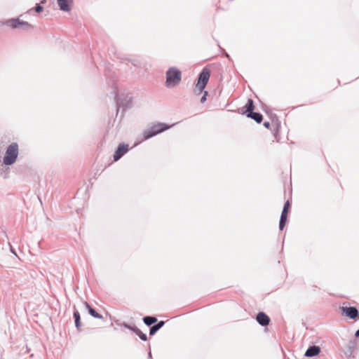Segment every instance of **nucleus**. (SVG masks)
I'll return each instance as SVG.
<instances>
[{"label":"nucleus","instance_id":"obj_1","mask_svg":"<svg viewBox=\"0 0 359 359\" xmlns=\"http://www.w3.org/2000/svg\"><path fill=\"white\" fill-rule=\"evenodd\" d=\"M114 100L117 107V111L122 108L126 111L132 106L133 97L128 91H114Z\"/></svg>","mask_w":359,"mask_h":359},{"label":"nucleus","instance_id":"obj_2","mask_svg":"<svg viewBox=\"0 0 359 359\" xmlns=\"http://www.w3.org/2000/svg\"><path fill=\"white\" fill-rule=\"evenodd\" d=\"M19 147L15 142L11 144L6 149L3 163L6 165H11L16 161L18 156Z\"/></svg>","mask_w":359,"mask_h":359},{"label":"nucleus","instance_id":"obj_3","mask_svg":"<svg viewBox=\"0 0 359 359\" xmlns=\"http://www.w3.org/2000/svg\"><path fill=\"white\" fill-rule=\"evenodd\" d=\"M182 79V72L176 67L170 68L166 72V86L172 88L179 83Z\"/></svg>","mask_w":359,"mask_h":359},{"label":"nucleus","instance_id":"obj_4","mask_svg":"<svg viewBox=\"0 0 359 359\" xmlns=\"http://www.w3.org/2000/svg\"><path fill=\"white\" fill-rule=\"evenodd\" d=\"M175 124H172V126H168L165 123H158L156 124L153 125L150 128L144 131V137L145 140L149 139L168 129H169L170 127L174 126Z\"/></svg>","mask_w":359,"mask_h":359},{"label":"nucleus","instance_id":"obj_5","mask_svg":"<svg viewBox=\"0 0 359 359\" xmlns=\"http://www.w3.org/2000/svg\"><path fill=\"white\" fill-rule=\"evenodd\" d=\"M210 69L208 67H205L199 75L196 88L198 90H203L210 76Z\"/></svg>","mask_w":359,"mask_h":359},{"label":"nucleus","instance_id":"obj_6","mask_svg":"<svg viewBox=\"0 0 359 359\" xmlns=\"http://www.w3.org/2000/svg\"><path fill=\"white\" fill-rule=\"evenodd\" d=\"M5 24L13 29L22 28V29H30L32 26L26 21L20 20L19 18H12L8 20Z\"/></svg>","mask_w":359,"mask_h":359},{"label":"nucleus","instance_id":"obj_7","mask_svg":"<svg viewBox=\"0 0 359 359\" xmlns=\"http://www.w3.org/2000/svg\"><path fill=\"white\" fill-rule=\"evenodd\" d=\"M342 313L346 315L350 319H355L358 315V311L355 306H342L341 307Z\"/></svg>","mask_w":359,"mask_h":359},{"label":"nucleus","instance_id":"obj_8","mask_svg":"<svg viewBox=\"0 0 359 359\" xmlns=\"http://www.w3.org/2000/svg\"><path fill=\"white\" fill-rule=\"evenodd\" d=\"M128 151V145L120 144L114 154L115 161L119 160Z\"/></svg>","mask_w":359,"mask_h":359},{"label":"nucleus","instance_id":"obj_9","mask_svg":"<svg viewBox=\"0 0 359 359\" xmlns=\"http://www.w3.org/2000/svg\"><path fill=\"white\" fill-rule=\"evenodd\" d=\"M254 109H255L254 101L252 100V98H248L245 105L244 107H243L242 108L238 109V111H239V113H241L242 114H246L253 111Z\"/></svg>","mask_w":359,"mask_h":359},{"label":"nucleus","instance_id":"obj_10","mask_svg":"<svg viewBox=\"0 0 359 359\" xmlns=\"http://www.w3.org/2000/svg\"><path fill=\"white\" fill-rule=\"evenodd\" d=\"M256 320L262 326H266L270 323L269 317L264 312H259L257 315Z\"/></svg>","mask_w":359,"mask_h":359},{"label":"nucleus","instance_id":"obj_11","mask_svg":"<svg viewBox=\"0 0 359 359\" xmlns=\"http://www.w3.org/2000/svg\"><path fill=\"white\" fill-rule=\"evenodd\" d=\"M60 8L63 11H69L73 4V0H57Z\"/></svg>","mask_w":359,"mask_h":359},{"label":"nucleus","instance_id":"obj_12","mask_svg":"<svg viewBox=\"0 0 359 359\" xmlns=\"http://www.w3.org/2000/svg\"><path fill=\"white\" fill-rule=\"evenodd\" d=\"M320 352V348L318 346H311L308 348L306 353H304L305 357H314L318 355Z\"/></svg>","mask_w":359,"mask_h":359},{"label":"nucleus","instance_id":"obj_13","mask_svg":"<svg viewBox=\"0 0 359 359\" xmlns=\"http://www.w3.org/2000/svg\"><path fill=\"white\" fill-rule=\"evenodd\" d=\"M248 118H250L255 120L257 123H260L262 121L263 116L259 112H254L253 111L245 114Z\"/></svg>","mask_w":359,"mask_h":359},{"label":"nucleus","instance_id":"obj_14","mask_svg":"<svg viewBox=\"0 0 359 359\" xmlns=\"http://www.w3.org/2000/svg\"><path fill=\"white\" fill-rule=\"evenodd\" d=\"M86 308L88 309L89 314L95 318L102 319L103 317L93 309L88 302L84 303Z\"/></svg>","mask_w":359,"mask_h":359},{"label":"nucleus","instance_id":"obj_15","mask_svg":"<svg viewBox=\"0 0 359 359\" xmlns=\"http://www.w3.org/2000/svg\"><path fill=\"white\" fill-rule=\"evenodd\" d=\"M164 324H165V322L163 320H161V321L158 322L156 324L152 325L149 330V334L151 336L154 335L156 333V332L158 330H159L164 325Z\"/></svg>","mask_w":359,"mask_h":359},{"label":"nucleus","instance_id":"obj_16","mask_svg":"<svg viewBox=\"0 0 359 359\" xmlns=\"http://www.w3.org/2000/svg\"><path fill=\"white\" fill-rule=\"evenodd\" d=\"M74 320H75V326L76 327V329L80 331L81 330V316H80V313L79 312L74 308Z\"/></svg>","mask_w":359,"mask_h":359},{"label":"nucleus","instance_id":"obj_17","mask_svg":"<svg viewBox=\"0 0 359 359\" xmlns=\"http://www.w3.org/2000/svg\"><path fill=\"white\" fill-rule=\"evenodd\" d=\"M143 322L147 326H151V325L157 322V318L154 316H148L143 318Z\"/></svg>","mask_w":359,"mask_h":359},{"label":"nucleus","instance_id":"obj_18","mask_svg":"<svg viewBox=\"0 0 359 359\" xmlns=\"http://www.w3.org/2000/svg\"><path fill=\"white\" fill-rule=\"evenodd\" d=\"M287 215H280V222H279V229L282 231L285 225L287 222Z\"/></svg>","mask_w":359,"mask_h":359},{"label":"nucleus","instance_id":"obj_19","mask_svg":"<svg viewBox=\"0 0 359 359\" xmlns=\"http://www.w3.org/2000/svg\"><path fill=\"white\" fill-rule=\"evenodd\" d=\"M135 333L142 340L147 341V336L146 334L143 333L139 328L135 329Z\"/></svg>","mask_w":359,"mask_h":359},{"label":"nucleus","instance_id":"obj_20","mask_svg":"<svg viewBox=\"0 0 359 359\" xmlns=\"http://www.w3.org/2000/svg\"><path fill=\"white\" fill-rule=\"evenodd\" d=\"M290 203L289 201H287L284 204L283 209L282 210L281 214L287 215L289 210H290Z\"/></svg>","mask_w":359,"mask_h":359},{"label":"nucleus","instance_id":"obj_21","mask_svg":"<svg viewBox=\"0 0 359 359\" xmlns=\"http://www.w3.org/2000/svg\"><path fill=\"white\" fill-rule=\"evenodd\" d=\"M203 91H200V93H202ZM204 92V94L201 97V103H204L206 100V97L208 95V91H203Z\"/></svg>","mask_w":359,"mask_h":359},{"label":"nucleus","instance_id":"obj_22","mask_svg":"<svg viewBox=\"0 0 359 359\" xmlns=\"http://www.w3.org/2000/svg\"><path fill=\"white\" fill-rule=\"evenodd\" d=\"M42 11H43V7L41 6L40 5H36V6L35 7V11L37 13H39Z\"/></svg>","mask_w":359,"mask_h":359},{"label":"nucleus","instance_id":"obj_23","mask_svg":"<svg viewBox=\"0 0 359 359\" xmlns=\"http://www.w3.org/2000/svg\"><path fill=\"white\" fill-rule=\"evenodd\" d=\"M125 326L126 327H128V329L131 330L132 331H133L135 332V329H138V327H137L136 326H130V325H125Z\"/></svg>","mask_w":359,"mask_h":359},{"label":"nucleus","instance_id":"obj_24","mask_svg":"<svg viewBox=\"0 0 359 359\" xmlns=\"http://www.w3.org/2000/svg\"><path fill=\"white\" fill-rule=\"evenodd\" d=\"M263 126H264L266 128L269 129V128H270V126H271V123H270L269 121H265V122L264 123Z\"/></svg>","mask_w":359,"mask_h":359},{"label":"nucleus","instance_id":"obj_25","mask_svg":"<svg viewBox=\"0 0 359 359\" xmlns=\"http://www.w3.org/2000/svg\"><path fill=\"white\" fill-rule=\"evenodd\" d=\"M355 337H359V329L355 332Z\"/></svg>","mask_w":359,"mask_h":359},{"label":"nucleus","instance_id":"obj_26","mask_svg":"<svg viewBox=\"0 0 359 359\" xmlns=\"http://www.w3.org/2000/svg\"><path fill=\"white\" fill-rule=\"evenodd\" d=\"M148 357H149V358H151V352L149 353Z\"/></svg>","mask_w":359,"mask_h":359},{"label":"nucleus","instance_id":"obj_27","mask_svg":"<svg viewBox=\"0 0 359 359\" xmlns=\"http://www.w3.org/2000/svg\"><path fill=\"white\" fill-rule=\"evenodd\" d=\"M11 252H12V253L15 254V252L12 249H11Z\"/></svg>","mask_w":359,"mask_h":359}]
</instances>
